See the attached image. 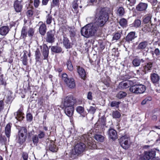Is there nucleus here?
I'll use <instances>...</instances> for the list:
<instances>
[{"instance_id":"obj_1","label":"nucleus","mask_w":160,"mask_h":160,"mask_svg":"<svg viewBox=\"0 0 160 160\" xmlns=\"http://www.w3.org/2000/svg\"><path fill=\"white\" fill-rule=\"evenodd\" d=\"M108 18L107 8L97 9L95 16V22L87 24L82 28L81 31V34L87 38L96 35L99 27L103 26Z\"/></svg>"},{"instance_id":"obj_2","label":"nucleus","mask_w":160,"mask_h":160,"mask_svg":"<svg viewBox=\"0 0 160 160\" xmlns=\"http://www.w3.org/2000/svg\"><path fill=\"white\" fill-rule=\"evenodd\" d=\"M77 143L73 149L72 150L70 154L72 158H75L76 156L81 154L85 150L86 145L83 142Z\"/></svg>"},{"instance_id":"obj_3","label":"nucleus","mask_w":160,"mask_h":160,"mask_svg":"<svg viewBox=\"0 0 160 160\" xmlns=\"http://www.w3.org/2000/svg\"><path fill=\"white\" fill-rule=\"evenodd\" d=\"M146 90V87L142 84H135L129 88L130 92L136 94L142 93Z\"/></svg>"},{"instance_id":"obj_4","label":"nucleus","mask_w":160,"mask_h":160,"mask_svg":"<svg viewBox=\"0 0 160 160\" xmlns=\"http://www.w3.org/2000/svg\"><path fill=\"white\" fill-rule=\"evenodd\" d=\"M120 146L125 149H127L130 146L131 141L129 137L127 135L121 137L119 139Z\"/></svg>"},{"instance_id":"obj_5","label":"nucleus","mask_w":160,"mask_h":160,"mask_svg":"<svg viewBox=\"0 0 160 160\" xmlns=\"http://www.w3.org/2000/svg\"><path fill=\"white\" fill-rule=\"evenodd\" d=\"M156 156V151L154 149H152L148 152H144V155L139 156V160H149L153 158H155Z\"/></svg>"},{"instance_id":"obj_6","label":"nucleus","mask_w":160,"mask_h":160,"mask_svg":"<svg viewBox=\"0 0 160 160\" xmlns=\"http://www.w3.org/2000/svg\"><path fill=\"white\" fill-rule=\"evenodd\" d=\"M76 100L72 95H69L64 98L62 100V103L64 107L73 106Z\"/></svg>"},{"instance_id":"obj_7","label":"nucleus","mask_w":160,"mask_h":160,"mask_svg":"<svg viewBox=\"0 0 160 160\" xmlns=\"http://www.w3.org/2000/svg\"><path fill=\"white\" fill-rule=\"evenodd\" d=\"M81 142H84L86 145V149H94L96 148V145L94 143L90 142L89 139L88 138V135L84 134L81 137Z\"/></svg>"},{"instance_id":"obj_8","label":"nucleus","mask_w":160,"mask_h":160,"mask_svg":"<svg viewBox=\"0 0 160 160\" xmlns=\"http://www.w3.org/2000/svg\"><path fill=\"white\" fill-rule=\"evenodd\" d=\"M55 32L54 30H50L46 33V41L48 43H52L55 41Z\"/></svg>"},{"instance_id":"obj_9","label":"nucleus","mask_w":160,"mask_h":160,"mask_svg":"<svg viewBox=\"0 0 160 160\" xmlns=\"http://www.w3.org/2000/svg\"><path fill=\"white\" fill-rule=\"evenodd\" d=\"M137 36L136 35L135 32H131L127 35L125 38V41L128 43L132 42L133 41L137 38Z\"/></svg>"},{"instance_id":"obj_10","label":"nucleus","mask_w":160,"mask_h":160,"mask_svg":"<svg viewBox=\"0 0 160 160\" xmlns=\"http://www.w3.org/2000/svg\"><path fill=\"white\" fill-rule=\"evenodd\" d=\"M13 7L15 11L17 12H21L22 10L23 5L21 1L16 0L14 2Z\"/></svg>"},{"instance_id":"obj_11","label":"nucleus","mask_w":160,"mask_h":160,"mask_svg":"<svg viewBox=\"0 0 160 160\" xmlns=\"http://www.w3.org/2000/svg\"><path fill=\"white\" fill-rule=\"evenodd\" d=\"M64 112L66 115L68 117L71 116L73 113L74 108L73 106L64 107Z\"/></svg>"},{"instance_id":"obj_12","label":"nucleus","mask_w":160,"mask_h":160,"mask_svg":"<svg viewBox=\"0 0 160 160\" xmlns=\"http://www.w3.org/2000/svg\"><path fill=\"white\" fill-rule=\"evenodd\" d=\"M152 64L153 62H149L145 64L142 70V72H144V74H145L151 71Z\"/></svg>"},{"instance_id":"obj_13","label":"nucleus","mask_w":160,"mask_h":160,"mask_svg":"<svg viewBox=\"0 0 160 160\" xmlns=\"http://www.w3.org/2000/svg\"><path fill=\"white\" fill-rule=\"evenodd\" d=\"M148 5L147 3L143 2H140L137 5L136 9L137 11H145L148 7Z\"/></svg>"},{"instance_id":"obj_14","label":"nucleus","mask_w":160,"mask_h":160,"mask_svg":"<svg viewBox=\"0 0 160 160\" xmlns=\"http://www.w3.org/2000/svg\"><path fill=\"white\" fill-rule=\"evenodd\" d=\"M144 60L142 58H140L138 57L134 58L132 61V64L135 67L139 66L141 63L144 62Z\"/></svg>"},{"instance_id":"obj_15","label":"nucleus","mask_w":160,"mask_h":160,"mask_svg":"<svg viewBox=\"0 0 160 160\" xmlns=\"http://www.w3.org/2000/svg\"><path fill=\"white\" fill-rule=\"evenodd\" d=\"M148 42L147 41H144L140 42L137 48L138 50L141 51L145 50L148 46Z\"/></svg>"},{"instance_id":"obj_16","label":"nucleus","mask_w":160,"mask_h":160,"mask_svg":"<svg viewBox=\"0 0 160 160\" xmlns=\"http://www.w3.org/2000/svg\"><path fill=\"white\" fill-rule=\"evenodd\" d=\"M65 83L67 86L70 88H73L75 87V82L73 78H70Z\"/></svg>"},{"instance_id":"obj_17","label":"nucleus","mask_w":160,"mask_h":160,"mask_svg":"<svg viewBox=\"0 0 160 160\" xmlns=\"http://www.w3.org/2000/svg\"><path fill=\"white\" fill-rule=\"evenodd\" d=\"M108 134L109 137L112 140L117 138V133L116 130L112 128H110L108 131Z\"/></svg>"},{"instance_id":"obj_18","label":"nucleus","mask_w":160,"mask_h":160,"mask_svg":"<svg viewBox=\"0 0 160 160\" xmlns=\"http://www.w3.org/2000/svg\"><path fill=\"white\" fill-rule=\"evenodd\" d=\"M78 72L81 78L83 79H85L86 77V72L84 69L79 66H77Z\"/></svg>"},{"instance_id":"obj_19","label":"nucleus","mask_w":160,"mask_h":160,"mask_svg":"<svg viewBox=\"0 0 160 160\" xmlns=\"http://www.w3.org/2000/svg\"><path fill=\"white\" fill-rule=\"evenodd\" d=\"M12 125V124L11 123H9L6 125L5 128V134L7 137L8 138V141L9 140V138L11 134V129Z\"/></svg>"},{"instance_id":"obj_20","label":"nucleus","mask_w":160,"mask_h":160,"mask_svg":"<svg viewBox=\"0 0 160 160\" xmlns=\"http://www.w3.org/2000/svg\"><path fill=\"white\" fill-rule=\"evenodd\" d=\"M42 53L44 57L43 59H46L48 58L49 53L48 48L47 45L44 44L42 46Z\"/></svg>"},{"instance_id":"obj_21","label":"nucleus","mask_w":160,"mask_h":160,"mask_svg":"<svg viewBox=\"0 0 160 160\" xmlns=\"http://www.w3.org/2000/svg\"><path fill=\"white\" fill-rule=\"evenodd\" d=\"M27 135L19 134H18V136L17 138V140L18 142L20 144H22L24 142L27 138Z\"/></svg>"},{"instance_id":"obj_22","label":"nucleus","mask_w":160,"mask_h":160,"mask_svg":"<svg viewBox=\"0 0 160 160\" xmlns=\"http://www.w3.org/2000/svg\"><path fill=\"white\" fill-rule=\"evenodd\" d=\"M152 15L151 13H149L146 15L143 18V22L144 23H151V19Z\"/></svg>"},{"instance_id":"obj_23","label":"nucleus","mask_w":160,"mask_h":160,"mask_svg":"<svg viewBox=\"0 0 160 160\" xmlns=\"http://www.w3.org/2000/svg\"><path fill=\"white\" fill-rule=\"evenodd\" d=\"M63 42L64 46L66 49L70 48H71V43L68 39L64 36H63Z\"/></svg>"},{"instance_id":"obj_24","label":"nucleus","mask_w":160,"mask_h":160,"mask_svg":"<svg viewBox=\"0 0 160 160\" xmlns=\"http://www.w3.org/2000/svg\"><path fill=\"white\" fill-rule=\"evenodd\" d=\"M150 78L151 81L153 83L157 82L160 79L158 75L155 73H151L150 75Z\"/></svg>"},{"instance_id":"obj_25","label":"nucleus","mask_w":160,"mask_h":160,"mask_svg":"<svg viewBox=\"0 0 160 160\" xmlns=\"http://www.w3.org/2000/svg\"><path fill=\"white\" fill-rule=\"evenodd\" d=\"M47 27L45 24H41L39 28V32L40 34L42 36H44L46 32Z\"/></svg>"},{"instance_id":"obj_26","label":"nucleus","mask_w":160,"mask_h":160,"mask_svg":"<svg viewBox=\"0 0 160 160\" xmlns=\"http://www.w3.org/2000/svg\"><path fill=\"white\" fill-rule=\"evenodd\" d=\"M9 28L7 26H2L0 28V34L2 36L6 35L8 32Z\"/></svg>"},{"instance_id":"obj_27","label":"nucleus","mask_w":160,"mask_h":160,"mask_svg":"<svg viewBox=\"0 0 160 160\" xmlns=\"http://www.w3.org/2000/svg\"><path fill=\"white\" fill-rule=\"evenodd\" d=\"M51 50L52 52L56 53H61L62 51V48L58 46H52Z\"/></svg>"},{"instance_id":"obj_28","label":"nucleus","mask_w":160,"mask_h":160,"mask_svg":"<svg viewBox=\"0 0 160 160\" xmlns=\"http://www.w3.org/2000/svg\"><path fill=\"white\" fill-rule=\"evenodd\" d=\"M27 27L26 26H23L21 30V37L22 39H25L27 36Z\"/></svg>"},{"instance_id":"obj_29","label":"nucleus","mask_w":160,"mask_h":160,"mask_svg":"<svg viewBox=\"0 0 160 160\" xmlns=\"http://www.w3.org/2000/svg\"><path fill=\"white\" fill-rule=\"evenodd\" d=\"M127 95V93L125 92L120 91L116 95V97L119 99L125 98Z\"/></svg>"},{"instance_id":"obj_30","label":"nucleus","mask_w":160,"mask_h":160,"mask_svg":"<svg viewBox=\"0 0 160 160\" xmlns=\"http://www.w3.org/2000/svg\"><path fill=\"white\" fill-rule=\"evenodd\" d=\"M129 87V84L127 82H122L120 83L118 85L119 88L121 89L126 88Z\"/></svg>"},{"instance_id":"obj_31","label":"nucleus","mask_w":160,"mask_h":160,"mask_svg":"<svg viewBox=\"0 0 160 160\" xmlns=\"http://www.w3.org/2000/svg\"><path fill=\"white\" fill-rule=\"evenodd\" d=\"M35 59L37 62L40 61L41 59V54L39 49H37L35 52Z\"/></svg>"},{"instance_id":"obj_32","label":"nucleus","mask_w":160,"mask_h":160,"mask_svg":"<svg viewBox=\"0 0 160 160\" xmlns=\"http://www.w3.org/2000/svg\"><path fill=\"white\" fill-rule=\"evenodd\" d=\"M18 134L24 135H27V129L26 127H22L19 130Z\"/></svg>"},{"instance_id":"obj_33","label":"nucleus","mask_w":160,"mask_h":160,"mask_svg":"<svg viewBox=\"0 0 160 160\" xmlns=\"http://www.w3.org/2000/svg\"><path fill=\"white\" fill-rule=\"evenodd\" d=\"M49 150L52 152H56L58 150L53 141L49 145Z\"/></svg>"},{"instance_id":"obj_34","label":"nucleus","mask_w":160,"mask_h":160,"mask_svg":"<svg viewBox=\"0 0 160 160\" xmlns=\"http://www.w3.org/2000/svg\"><path fill=\"white\" fill-rule=\"evenodd\" d=\"M136 3V0H127L126 4L128 8L134 6Z\"/></svg>"},{"instance_id":"obj_35","label":"nucleus","mask_w":160,"mask_h":160,"mask_svg":"<svg viewBox=\"0 0 160 160\" xmlns=\"http://www.w3.org/2000/svg\"><path fill=\"white\" fill-rule=\"evenodd\" d=\"M94 137L96 140L101 142H103L104 139V137L100 134H96Z\"/></svg>"},{"instance_id":"obj_36","label":"nucleus","mask_w":160,"mask_h":160,"mask_svg":"<svg viewBox=\"0 0 160 160\" xmlns=\"http://www.w3.org/2000/svg\"><path fill=\"white\" fill-rule=\"evenodd\" d=\"M66 65L68 69L70 71H72L73 69V66L72 63L71 61L68 59Z\"/></svg>"},{"instance_id":"obj_37","label":"nucleus","mask_w":160,"mask_h":160,"mask_svg":"<svg viewBox=\"0 0 160 160\" xmlns=\"http://www.w3.org/2000/svg\"><path fill=\"white\" fill-rule=\"evenodd\" d=\"M121 32H120V33L117 32L114 34L113 37H112V40L114 41L118 40L121 37Z\"/></svg>"},{"instance_id":"obj_38","label":"nucleus","mask_w":160,"mask_h":160,"mask_svg":"<svg viewBox=\"0 0 160 160\" xmlns=\"http://www.w3.org/2000/svg\"><path fill=\"white\" fill-rule=\"evenodd\" d=\"M152 27L151 25H147L145 26V27L144 28H142V30L145 32H146L147 31L148 32H150L151 31V28Z\"/></svg>"},{"instance_id":"obj_39","label":"nucleus","mask_w":160,"mask_h":160,"mask_svg":"<svg viewBox=\"0 0 160 160\" xmlns=\"http://www.w3.org/2000/svg\"><path fill=\"white\" fill-rule=\"evenodd\" d=\"M118 14L119 16L123 15L125 13L124 8L122 7H120L118 10Z\"/></svg>"},{"instance_id":"obj_40","label":"nucleus","mask_w":160,"mask_h":160,"mask_svg":"<svg viewBox=\"0 0 160 160\" xmlns=\"http://www.w3.org/2000/svg\"><path fill=\"white\" fill-rule=\"evenodd\" d=\"M112 116L113 118H119L121 116V114L118 111H113L112 113Z\"/></svg>"},{"instance_id":"obj_41","label":"nucleus","mask_w":160,"mask_h":160,"mask_svg":"<svg viewBox=\"0 0 160 160\" xmlns=\"http://www.w3.org/2000/svg\"><path fill=\"white\" fill-rule=\"evenodd\" d=\"M97 108L95 106L94 107L90 106L89 109L87 110L88 112L92 114H94L96 112Z\"/></svg>"},{"instance_id":"obj_42","label":"nucleus","mask_w":160,"mask_h":160,"mask_svg":"<svg viewBox=\"0 0 160 160\" xmlns=\"http://www.w3.org/2000/svg\"><path fill=\"white\" fill-rule=\"evenodd\" d=\"M133 26L136 28L139 27L141 24V21L139 19H136L133 23Z\"/></svg>"},{"instance_id":"obj_43","label":"nucleus","mask_w":160,"mask_h":160,"mask_svg":"<svg viewBox=\"0 0 160 160\" xmlns=\"http://www.w3.org/2000/svg\"><path fill=\"white\" fill-rule=\"evenodd\" d=\"M38 138L37 135H34L32 137V141L34 144H37L38 142Z\"/></svg>"},{"instance_id":"obj_44","label":"nucleus","mask_w":160,"mask_h":160,"mask_svg":"<svg viewBox=\"0 0 160 160\" xmlns=\"http://www.w3.org/2000/svg\"><path fill=\"white\" fill-rule=\"evenodd\" d=\"M120 25L122 27H126L127 24V21L124 18H122L119 21Z\"/></svg>"},{"instance_id":"obj_45","label":"nucleus","mask_w":160,"mask_h":160,"mask_svg":"<svg viewBox=\"0 0 160 160\" xmlns=\"http://www.w3.org/2000/svg\"><path fill=\"white\" fill-rule=\"evenodd\" d=\"M101 125L104 126L106 125V119L104 116L102 117L99 120Z\"/></svg>"},{"instance_id":"obj_46","label":"nucleus","mask_w":160,"mask_h":160,"mask_svg":"<svg viewBox=\"0 0 160 160\" xmlns=\"http://www.w3.org/2000/svg\"><path fill=\"white\" fill-rule=\"evenodd\" d=\"M7 142V140L5 136L0 137V143L2 145L6 144Z\"/></svg>"},{"instance_id":"obj_47","label":"nucleus","mask_w":160,"mask_h":160,"mask_svg":"<svg viewBox=\"0 0 160 160\" xmlns=\"http://www.w3.org/2000/svg\"><path fill=\"white\" fill-rule=\"evenodd\" d=\"M34 32L35 30L33 28H30L27 32L28 36L30 37H32L34 35Z\"/></svg>"},{"instance_id":"obj_48","label":"nucleus","mask_w":160,"mask_h":160,"mask_svg":"<svg viewBox=\"0 0 160 160\" xmlns=\"http://www.w3.org/2000/svg\"><path fill=\"white\" fill-rule=\"evenodd\" d=\"M120 102L113 101L111 103V106L112 107H116L117 108L119 107V105L120 103Z\"/></svg>"},{"instance_id":"obj_49","label":"nucleus","mask_w":160,"mask_h":160,"mask_svg":"<svg viewBox=\"0 0 160 160\" xmlns=\"http://www.w3.org/2000/svg\"><path fill=\"white\" fill-rule=\"evenodd\" d=\"M46 23L47 24H50L52 22V16L50 14H48L46 16Z\"/></svg>"},{"instance_id":"obj_50","label":"nucleus","mask_w":160,"mask_h":160,"mask_svg":"<svg viewBox=\"0 0 160 160\" xmlns=\"http://www.w3.org/2000/svg\"><path fill=\"white\" fill-rule=\"evenodd\" d=\"M21 156L23 160H28V155L27 152H22L21 153Z\"/></svg>"},{"instance_id":"obj_51","label":"nucleus","mask_w":160,"mask_h":160,"mask_svg":"<svg viewBox=\"0 0 160 160\" xmlns=\"http://www.w3.org/2000/svg\"><path fill=\"white\" fill-rule=\"evenodd\" d=\"M77 112L80 114H82L84 111V108L80 106L77 107L76 109Z\"/></svg>"},{"instance_id":"obj_52","label":"nucleus","mask_w":160,"mask_h":160,"mask_svg":"<svg viewBox=\"0 0 160 160\" xmlns=\"http://www.w3.org/2000/svg\"><path fill=\"white\" fill-rule=\"evenodd\" d=\"M78 0H73L72 2V7L75 10H77L78 8V5L77 2Z\"/></svg>"},{"instance_id":"obj_53","label":"nucleus","mask_w":160,"mask_h":160,"mask_svg":"<svg viewBox=\"0 0 160 160\" xmlns=\"http://www.w3.org/2000/svg\"><path fill=\"white\" fill-rule=\"evenodd\" d=\"M33 11L32 9L28 10L26 12L27 15L28 17H31L33 15Z\"/></svg>"},{"instance_id":"obj_54","label":"nucleus","mask_w":160,"mask_h":160,"mask_svg":"<svg viewBox=\"0 0 160 160\" xmlns=\"http://www.w3.org/2000/svg\"><path fill=\"white\" fill-rule=\"evenodd\" d=\"M16 118L18 121H21L23 120L24 117L22 116L21 113H17Z\"/></svg>"},{"instance_id":"obj_55","label":"nucleus","mask_w":160,"mask_h":160,"mask_svg":"<svg viewBox=\"0 0 160 160\" xmlns=\"http://www.w3.org/2000/svg\"><path fill=\"white\" fill-rule=\"evenodd\" d=\"M45 136V133L42 131H40L38 135V137L39 139H41L44 138Z\"/></svg>"},{"instance_id":"obj_56","label":"nucleus","mask_w":160,"mask_h":160,"mask_svg":"<svg viewBox=\"0 0 160 160\" xmlns=\"http://www.w3.org/2000/svg\"><path fill=\"white\" fill-rule=\"evenodd\" d=\"M69 78L68 77V75L65 73H64L62 75V79L65 82Z\"/></svg>"},{"instance_id":"obj_57","label":"nucleus","mask_w":160,"mask_h":160,"mask_svg":"<svg viewBox=\"0 0 160 160\" xmlns=\"http://www.w3.org/2000/svg\"><path fill=\"white\" fill-rule=\"evenodd\" d=\"M52 6L53 7L58 6L59 4V0H52Z\"/></svg>"},{"instance_id":"obj_58","label":"nucleus","mask_w":160,"mask_h":160,"mask_svg":"<svg viewBox=\"0 0 160 160\" xmlns=\"http://www.w3.org/2000/svg\"><path fill=\"white\" fill-rule=\"evenodd\" d=\"M26 118L27 120L29 122H31L32 119V116L30 113H28L27 114Z\"/></svg>"},{"instance_id":"obj_59","label":"nucleus","mask_w":160,"mask_h":160,"mask_svg":"<svg viewBox=\"0 0 160 160\" xmlns=\"http://www.w3.org/2000/svg\"><path fill=\"white\" fill-rule=\"evenodd\" d=\"M40 3L39 0H34V5L35 8H38Z\"/></svg>"},{"instance_id":"obj_60","label":"nucleus","mask_w":160,"mask_h":160,"mask_svg":"<svg viewBox=\"0 0 160 160\" xmlns=\"http://www.w3.org/2000/svg\"><path fill=\"white\" fill-rule=\"evenodd\" d=\"M136 73L137 75L141 76L144 74V72H142V70L140 68L139 69L137 70L136 71Z\"/></svg>"},{"instance_id":"obj_61","label":"nucleus","mask_w":160,"mask_h":160,"mask_svg":"<svg viewBox=\"0 0 160 160\" xmlns=\"http://www.w3.org/2000/svg\"><path fill=\"white\" fill-rule=\"evenodd\" d=\"M104 84L107 87H108L110 85V82L108 80H105L103 82Z\"/></svg>"},{"instance_id":"obj_62","label":"nucleus","mask_w":160,"mask_h":160,"mask_svg":"<svg viewBox=\"0 0 160 160\" xmlns=\"http://www.w3.org/2000/svg\"><path fill=\"white\" fill-rule=\"evenodd\" d=\"M87 98L89 100H91L92 99V93L91 92H88L87 94Z\"/></svg>"},{"instance_id":"obj_63","label":"nucleus","mask_w":160,"mask_h":160,"mask_svg":"<svg viewBox=\"0 0 160 160\" xmlns=\"http://www.w3.org/2000/svg\"><path fill=\"white\" fill-rule=\"evenodd\" d=\"M0 84L3 85L5 88L7 84L6 82L3 80V79L2 77H1L0 78Z\"/></svg>"},{"instance_id":"obj_64","label":"nucleus","mask_w":160,"mask_h":160,"mask_svg":"<svg viewBox=\"0 0 160 160\" xmlns=\"http://www.w3.org/2000/svg\"><path fill=\"white\" fill-rule=\"evenodd\" d=\"M154 53H155L156 56H159L160 54V50L158 48H156L154 50Z\"/></svg>"}]
</instances>
